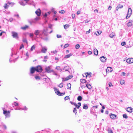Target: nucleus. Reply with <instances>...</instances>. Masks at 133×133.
I'll use <instances>...</instances> for the list:
<instances>
[{"label": "nucleus", "instance_id": "obj_13", "mask_svg": "<svg viewBox=\"0 0 133 133\" xmlns=\"http://www.w3.org/2000/svg\"><path fill=\"white\" fill-rule=\"evenodd\" d=\"M112 70V68L110 67H108L107 68L106 70L107 73L111 72Z\"/></svg>", "mask_w": 133, "mask_h": 133}, {"label": "nucleus", "instance_id": "obj_4", "mask_svg": "<svg viewBox=\"0 0 133 133\" xmlns=\"http://www.w3.org/2000/svg\"><path fill=\"white\" fill-rule=\"evenodd\" d=\"M132 14V10L130 8H128V12L127 13V15L126 16V17L127 19L129 18L130 16Z\"/></svg>", "mask_w": 133, "mask_h": 133}, {"label": "nucleus", "instance_id": "obj_35", "mask_svg": "<svg viewBox=\"0 0 133 133\" xmlns=\"http://www.w3.org/2000/svg\"><path fill=\"white\" fill-rule=\"evenodd\" d=\"M68 86V88L67 89H71V84L70 83H69L67 84Z\"/></svg>", "mask_w": 133, "mask_h": 133}, {"label": "nucleus", "instance_id": "obj_18", "mask_svg": "<svg viewBox=\"0 0 133 133\" xmlns=\"http://www.w3.org/2000/svg\"><path fill=\"white\" fill-rule=\"evenodd\" d=\"M69 69V66H65L63 69V70H65V71H68V70Z\"/></svg>", "mask_w": 133, "mask_h": 133}, {"label": "nucleus", "instance_id": "obj_53", "mask_svg": "<svg viewBox=\"0 0 133 133\" xmlns=\"http://www.w3.org/2000/svg\"><path fill=\"white\" fill-rule=\"evenodd\" d=\"M7 4L10 5V4H12V5H13L14 4V3H13L11 2H8L7 3Z\"/></svg>", "mask_w": 133, "mask_h": 133}, {"label": "nucleus", "instance_id": "obj_39", "mask_svg": "<svg viewBox=\"0 0 133 133\" xmlns=\"http://www.w3.org/2000/svg\"><path fill=\"white\" fill-rule=\"evenodd\" d=\"M62 79H63V81H68L69 79H68V78L67 77L66 78H63Z\"/></svg>", "mask_w": 133, "mask_h": 133}, {"label": "nucleus", "instance_id": "obj_38", "mask_svg": "<svg viewBox=\"0 0 133 133\" xmlns=\"http://www.w3.org/2000/svg\"><path fill=\"white\" fill-rule=\"evenodd\" d=\"M77 110L76 108H74L73 110V112L75 113L76 115L77 114Z\"/></svg>", "mask_w": 133, "mask_h": 133}, {"label": "nucleus", "instance_id": "obj_40", "mask_svg": "<svg viewBox=\"0 0 133 133\" xmlns=\"http://www.w3.org/2000/svg\"><path fill=\"white\" fill-rule=\"evenodd\" d=\"M80 47V45L79 44H77L75 45V48L76 49H78Z\"/></svg>", "mask_w": 133, "mask_h": 133}, {"label": "nucleus", "instance_id": "obj_55", "mask_svg": "<svg viewBox=\"0 0 133 133\" xmlns=\"http://www.w3.org/2000/svg\"><path fill=\"white\" fill-rule=\"evenodd\" d=\"M28 109V108L26 107V106H25L24 108L22 109V110H27Z\"/></svg>", "mask_w": 133, "mask_h": 133}, {"label": "nucleus", "instance_id": "obj_3", "mask_svg": "<svg viewBox=\"0 0 133 133\" xmlns=\"http://www.w3.org/2000/svg\"><path fill=\"white\" fill-rule=\"evenodd\" d=\"M36 71L37 72H41L43 70L42 67L40 65H38L35 67Z\"/></svg>", "mask_w": 133, "mask_h": 133}, {"label": "nucleus", "instance_id": "obj_9", "mask_svg": "<svg viewBox=\"0 0 133 133\" xmlns=\"http://www.w3.org/2000/svg\"><path fill=\"white\" fill-rule=\"evenodd\" d=\"M41 31V30H36L34 32V34L36 35V37L37 36H39V34Z\"/></svg>", "mask_w": 133, "mask_h": 133}, {"label": "nucleus", "instance_id": "obj_46", "mask_svg": "<svg viewBox=\"0 0 133 133\" xmlns=\"http://www.w3.org/2000/svg\"><path fill=\"white\" fill-rule=\"evenodd\" d=\"M13 104L15 106H17L18 105V103L16 102H14Z\"/></svg>", "mask_w": 133, "mask_h": 133}, {"label": "nucleus", "instance_id": "obj_59", "mask_svg": "<svg viewBox=\"0 0 133 133\" xmlns=\"http://www.w3.org/2000/svg\"><path fill=\"white\" fill-rule=\"evenodd\" d=\"M75 106L76 107L77 109H79L80 107V106H79V105H77L76 103V104Z\"/></svg>", "mask_w": 133, "mask_h": 133}, {"label": "nucleus", "instance_id": "obj_21", "mask_svg": "<svg viewBox=\"0 0 133 133\" xmlns=\"http://www.w3.org/2000/svg\"><path fill=\"white\" fill-rule=\"evenodd\" d=\"M88 107L87 104H83V108L85 109H88Z\"/></svg>", "mask_w": 133, "mask_h": 133}, {"label": "nucleus", "instance_id": "obj_61", "mask_svg": "<svg viewBox=\"0 0 133 133\" xmlns=\"http://www.w3.org/2000/svg\"><path fill=\"white\" fill-rule=\"evenodd\" d=\"M65 92H63V93H61H61L60 94V96H63L65 94Z\"/></svg>", "mask_w": 133, "mask_h": 133}, {"label": "nucleus", "instance_id": "obj_27", "mask_svg": "<svg viewBox=\"0 0 133 133\" xmlns=\"http://www.w3.org/2000/svg\"><path fill=\"white\" fill-rule=\"evenodd\" d=\"M132 21H129L128 23V27H130L132 26Z\"/></svg>", "mask_w": 133, "mask_h": 133}, {"label": "nucleus", "instance_id": "obj_6", "mask_svg": "<svg viewBox=\"0 0 133 133\" xmlns=\"http://www.w3.org/2000/svg\"><path fill=\"white\" fill-rule=\"evenodd\" d=\"M45 71L48 73H50L52 72V71H53V70H51L50 69V66H48L45 68Z\"/></svg>", "mask_w": 133, "mask_h": 133}, {"label": "nucleus", "instance_id": "obj_37", "mask_svg": "<svg viewBox=\"0 0 133 133\" xmlns=\"http://www.w3.org/2000/svg\"><path fill=\"white\" fill-rule=\"evenodd\" d=\"M63 83H60L59 84L58 86V87H60V88H62L63 87Z\"/></svg>", "mask_w": 133, "mask_h": 133}, {"label": "nucleus", "instance_id": "obj_50", "mask_svg": "<svg viewBox=\"0 0 133 133\" xmlns=\"http://www.w3.org/2000/svg\"><path fill=\"white\" fill-rule=\"evenodd\" d=\"M68 78L69 79H70L72 78L73 76L72 75H69L67 76Z\"/></svg>", "mask_w": 133, "mask_h": 133}, {"label": "nucleus", "instance_id": "obj_11", "mask_svg": "<svg viewBox=\"0 0 133 133\" xmlns=\"http://www.w3.org/2000/svg\"><path fill=\"white\" fill-rule=\"evenodd\" d=\"M127 62L129 64L133 63V58H128L127 60Z\"/></svg>", "mask_w": 133, "mask_h": 133}, {"label": "nucleus", "instance_id": "obj_7", "mask_svg": "<svg viewBox=\"0 0 133 133\" xmlns=\"http://www.w3.org/2000/svg\"><path fill=\"white\" fill-rule=\"evenodd\" d=\"M110 118L113 119H115L117 118V116L116 115L113 114L111 113L110 115Z\"/></svg>", "mask_w": 133, "mask_h": 133}, {"label": "nucleus", "instance_id": "obj_32", "mask_svg": "<svg viewBox=\"0 0 133 133\" xmlns=\"http://www.w3.org/2000/svg\"><path fill=\"white\" fill-rule=\"evenodd\" d=\"M69 25L68 24H66L64 25V27L65 29H66L69 28Z\"/></svg>", "mask_w": 133, "mask_h": 133}, {"label": "nucleus", "instance_id": "obj_36", "mask_svg": "<svg viewBox=\"0 0 133 133\" xmlns=\"http://www.w3.org/2000/svg\"><path fill=\"white\" fill-rule=\"evenodd\" d=\"M41 38L43 39V40L45 41H47L48 40V38L47 37H46L44 38L41 37Z\"/></svg>", "mask_w": 133, "mask_h": 133}, {"label": "nucleus", "instance_id": "obj_34", "mask_svg": "<svg viewBox=\"0 0 133 133\" xmlns=\"http://www.w3.org/2000/svg\"><path fill=\"white\" fill-rule=\"evenodd\" d=\"M81 82L82 83H85L86 82V80L84 79H82L80 80Z\"/></svg>", "mask_w": 133, "mask_h": 133}, {"label": "nucleus", "instance_id": "obj_25", "mask_svg": "<svg viewBox=\"0 0 133 133\" xmlns=\"http://www.w3.org/2000/svg\"><path fill=\"white\" fill-rule=\"evenodd\" d=\"M86 87L89 89H91V85L89 84H86Z\"/></svg>", "mask_w": 133, "mask_h": 133}, {"label": "nucleus", "instance_id": "obj_57", "mask_svg": "<svg viewBox=\"0 0 133 133\" xmlns=\"http://www.w3.org/2000/svg\"><path fill=\"white\" fill-rule=\"evenodd\" d=\"M70 103L72 104V105H74L75 106L76 104V103L75 102V103H74V102H71V101H70Z\"/></svg>", "mask_w": 133, "mask_h": 133}, {"label": "nucleus", "instance_id": "obj_33", "mask_svg": "<svg viewBox=\"0 0 133 133\" xmlns=\"http://www.w3.org/2000/svg\"><path fill=\"white\" fill-rule=\"evenodd\" d=\"M35 47L34 45H32L30 49V50L31 51H32L33 50H34L35 49Z\"/></svg>", "mask_w": 133, "mask_h": 133}, {"label": "nucleus", "instance_id": "obj_10", "mask_svg": "<svg viewBox=\"0 0 133 133\" xmlns=\"http://www.w3.org/2000/svg\"><path fill=\"white\" fill-rule=\"evenodd\" d=\"M35 13L38 16H40L41 15V11L39 9H38L35 12Z\"/></svg>", "mask_w": 133, "mask_h": 133}, {"label": "nucleus", "instance_id": "obj_23", "mask_svg": "<svg viewBox=\"0 0 133 133\" xmlns=\"http://www.w3.org/2000/svg\"><path fill=\"white\" fill-rule=\"evenodd\" d=\"M41 31H42L43 33H44V34L45 36L47 35V33H46L47 30H46V29H44L43 30H41Z\"/></svg>", "mask_w": 133, "mask_h": 133}, {"label": "nucleus", "instance_id": "obj_20", "mask_svg": "<svg viewBox=\"0 0 133 133\" xmlns=\"http://www.w3.org/2000/svg\"><path fill=\"white\" fill-rule=\"evenodd\" d=\"M52 72H53L52 75H55L56 76H58V78L59 77V75L57 73V72L54 71L53 70V71H52Z\"/></svg>", "mask_w": 133, "mask_h": 133}, {"label": "nucleus", "instance_id": "obj_56", "mask_svg": "<svg viewBox=\"0 0 133 133\" xmlns=\"http://www.w3.org/2000/svg\"><path fill=\"white\" fill-rule=\"evenodd\" d=\"M43 34H44V33H43V32H42V31H41V32L40 33L39 37H42V35Z\"/></svg>", "mask_w": 133, "mask_h": 133}, {"label": "nucleus", "instance_id": "obj_44", "mask_svg": "<svg viewBox=\"0 0 133 133\" xmlns=\"http://www.w3.org/2000/svg\"><path fill=\"white\" fill-rule=\"evenodd\" d=\"M23 42L24 43H26L27 44V41L26 38H23Z\"/></svg>", "mask_w": 133, "mask_h": 133}, {"label": "nucleus", "instance_id": "obj_51", "mask_svg": "<svg viewBox=\"0 0 133 133\" xmlns=\"http://www.w3.org/2000/svg\"><path fill=\"white\" fill-rule=\"evenodd\" d=\"M35 78L36 79H40V77H39L38 76H36L35 77Z\"/></svg>", "mask_w": 133, "mask_h": 133}, {"label": "nucleus", "instance_id": "obj_14", "mask_svg": "<svg viewBox=\"0 0 133 133\" xmlns=\"http://www.w3.org/2000/svg\"><path fill=\"white\" fill-rule=\"evenodd\" d=\"M123 5L119 4L118 5L116 8L117 11H118L119 8H123Z\"/></svg>", "mask_w": 133, "mask_h": 133}, {"label": "nucleus", "instance_id": "obj_24", "mask_svg": "<svg viewBox=\"0 0 133 133\" xmlns=\"http://www.w3.org/2000/svg\"><path fill=\"white\" fill-rule=\"evenodd\" d=\"M72 54L71 53H70L68 55H66L65 56L64 58H67L71 56H72Z\"/></svg>", "mask_w": 133, "mask_h": 133}, {"label": "nucleus", "instance_id": "obj_43", "mask_svg": "<svg viewBox=\"0 0 133 133\" xmlns=\"http://www.w3.org/2000/svg\"><path fill=\"white\" fill-rule=\"evenodd\" d=\"M69 45V44L68 43L65 44L64 46V48H65L68 47Z\"/></svg>", "mask_w": 133, "mask_h": 133}, {"label": "nucleus", "instance_id": "obj_60", "mask_svg": "<svg viewBox=\"0 0 133 133\" xmlns=\"http://www.w3.org/2000/svg\"><path fill=\"white\" fill-rule=\"evenodd\" d=\"M59 69H60V67L59 66H56L55 68V69L58 70H59Z\"/></svg>", "mask_w": 133, "mask_h": 133}, {"label": "nucleus", "instance_id": "obj_62", "mask_svg": "<svg viewBox=\"0 0 133 133\" xmlns=\"http://www.w3.org/2000/svg\"><path fill=\"white\" fill-rule=\"evenodd\" d=\"M59 12L60 13L63 14L65 12V11L64 10H62L60 11Z\"/></svg>", "mask_w": 133, "mask_h": 133}, {"label": "nucleus", "instance_id": "obj_54", "mask_svg": "<svg viewBox=\"0 0 133 133\" xmlns=\"http://www.w3.org/2000/svg\"><path fill=\"white\" fill-rule=\"evenodd\" d=\"M56 36H57V37L58 38H61L62 37V36L61 35H59L57 34V35Z\"/></svg>", "mask_w": 133, "mask_h": 133}, {"label": "nucleus", "instance_id": "obj_2", "mask_svg": "<svg viewBox=\"0 0 133 133\" xmlns=\"http://www.w3.org/2000/svg\"><path fill=\"white\" fill-rule=\"evenodd\" d=\"M11 34L13 38H16V39H18V34L14 31H12L11 32Z\"/></svg>", "mask_w": 133, "mask_h": 133}, {"label": "nucleus", "instance_id": "obj_31", "mask_svg": "<svg viewBox=\"0 0 133 133\" xmlns=\"http://www.w3.org/2000/svg\"><path fill=\"white\" fill-rule=\"evenodd\" d=\"M115 36V33L113 32H112L109 35V36L111 38H113Z\"/></svg>", "mask_w": 133, "mask_h": 133}, {"label": "nucleus", "instance_id": "obj_49", "mask_svg": "<svg viewBox=\"0 0 133 133\" xmlns=\"http://www.w3.org/2000/svg\"><path fill=\"white\" fill-rule=\"evenodd\" d=\"M53 25H52V24H50L49 25V28H50V29H52V26Z\"/></svg>", "mask_w": 133, "mask_h": 133}, {"label": "nucleus", "instance_id": "obj_1", "mask_svg": "<svg viewBox=\"0 0 133 133\" xmlns=\"http://www.w3.org/2000/svg\"><path fill=\"white\" fill-rule=\"evenodd\" d=\"M3 114L5 115L6 118H9L10 117V111H7L5 110H3Z\"/></svg>", "mask_w": 133, "mask_h": 133}, {"label": "nucleus", "instance_id": "obj_30", "mask_svg": "<svg viewBox=\"0 0 133 133\" xmlns=\"http://www.w3.org/2000/svg\"><path fill=\"white\" fill-rule=\"evenodd\" d=\"M101 31H97L95 32V34L97 36H98L101 34Z\"/></svg>", "mask_w": 133, "mask_h": 133}, {"label": "nucleus", "instance_id": "obj_5", "mask_svg": "<svg viewBox=\"0 0 133 133\" xmlns=\"http://www.w3.org/2000/svg\"><path fill=\"white\" fill-rule=\"evenodd\" d=\"M35 71H36L35 67H31L30 69V75L31 76L32 74L34 73Z\"/></svg>", "mask_w": 133, "mask_h": 133}, {"label": "nucleus", "instance_id": "obj_45", "mask_svg": "<svg viewBox=\"0 0 133 133\" xmlns=\"http://www.w3.org/2000/svg\"><path fill=\"white\" fill-rule=\"evenodd\" d=\"M14 16H15V17H17V18L18 19H19L20 18V17L19 16V15L17 14H15L14 15Z\"/></svg>", "mask_w": 133, "mask_h": 133}, {"label": "nucleus", "instance_id": "obj_48", "mask_svg": "<svg viewBox=\"0 0 133 133\" xmlns=\"http://www.w3.org/2000/svg\"><path fill=\"white\" fill-rule=\"evenodd\" d=\"M121 45L122 46H124L126 45V43L125 42H123L121 43Z\"/></svg>", "mask_w": 133, "mask_h": 133}, {"label": "nucleus", "instance_id": "obj_15", "mask_svg": "<svg viewBox=\"0 0 133 133\" xmlns=\"http://www.w3.org/2000/svg\"><path fill=\"white\" fill-rule=\"evenodd\" d=\"M85 74L86 75V77L89 76V77H91V75L92 74V73L91 72L89 73L87 72L85 73Z\"/></svg>", "mask_w": 133, "mask_h": 133}, {"label": "nucleus", "instance_id": "obj_64", "mask_svg": "<svg viewBox=\"0 0 133 133\" xmlns=\"http://www.w3.org/2000/svg\"><path fill=\"white\" fill-rule=\"evenodd\" d=\"M72 17L73 19H74L75 17V15L74 14H72Z\"/></svg>", "mask_w": 133, "mask_h": 133}, {"label": "nucleus", "instance_id": "obj_22", "mask_svg": "<svg viewBox=\"0 0 133 133\" xmlns=\"http://www.w3.org/2000/svg\"><path fill=\"white\" fill-rule=\"evenodd\" d=\"M19 3L21 5L23 6H24L26 4V3H24L23 1H21L19 2Z\"/></svg>", "mask_w": 133, "mask_h": 133}, {"label": "nucleus", "instance_id": "obj_8", "mask_svg": "<svg viewBox=\"0 0 133 133\" xmlns=\"http://www.w3.org/2000/svg\"><path fill=\"white\" fill-rule=\"evenodd\" d=\"M54 89L56 94L60 96L61 92L58 90L57 89V88L54 87Z\"/></svg>", "mask_w": 133, "mask_h": 133}, {"label": "nucleus", "instance_id": "obj_41", "mask_svg": "<svg viewBox=\"0 0 133 133\" xmlns=\"http://www.w3.org/2000/svg\"><path fill=\"white\" fill-rule=\"evenodd\" d=\"M123 117L125 119H127L128 118V117L126 114H124L123 115Z\"/></svg>", "mask_w": 133, "mask_h": 133}, {"label": "nucleus", "instance_id": "obj_58", "mask_svg": "<svg viewBox=\"0 0 133 133\" xmlns=\"http://www.w3.org/2000/svg\"><path fill=\"white\" fill-rule=\"evenodd\" d=\"M109 86L110 87H111V86H113V85L112 84V83L111 82H110L109 83Z\"/></svg>", "mask_w": 133, "mask_h": 133}, {"label": "nucleus", "instance_id": "obj_52", "mask_svg": "<svg viewBox=\"0 0 133 133\" xmlns=\"http://www.w3.org/2000/svg\"><path fill=\"white\" fill-rule=\"evenodd\" d=\"M34 34L33 33H30L29 34V36L31 38H32L33 37Z\"/></svg>", "mask_w": 133, "mask_h": 133}, {"label": "nucleus", "instance_id": "obj_28", "mask_svg": "<svg viewBox=\"0 0 133 133\" xmlns=\"http://www.w3.org/2000/svg\"><path fill=\"white\" fill-rule=\"evenodd\" d=\"M9 6L8 4L7 3L6 4H5L4 5V9H7Z\"/></svg>", "mask_w": 133, "mask_h": 133}, {"label": "nucleus", "instance_id": "obj_42", "mask_svg": "<svg viewBox=\"0 0 133 133\" xmlns=\"http://www.w3.org/2000/svg\"><path fill=\"white\" fill-rule=\"evenodd\" d=\"M64 99L65 100H66L68 99H70V97L69 96H67L64 98Z\"/></svg>", "mask_w": 133, "mask_h": 133}, {"label": "nucleus", "instance_id": "obj_29", "mask_svg": "<svg viewBox=\"0 0 133 133\" xmlns=\"http://www.w3.org/2000/svg\"><path fill=\"white\" fill-rule=\"evenodd\" d=\"M82 97L81 96H79L77 98V100L79 101H81L82 100Z\"/></svg>", "mask_w": 133, "mask_h": 133}, {"label": "nucleus", "instance_id": "obj_26", "mask_svg": "<svg viewBox=\"0 0 133 133\" xmlns=\"http://www.w3.org/2000/svg\"><path fill=\"white\" fill-rule=\"evenodd\" d=\"M29 26L26 25H25L24 26L22 27L21 28V29L23 30H25L27 28H28Z\"/></svg>", "mask_w": 133, "mask_h": 133}, {"label": "nucleus", "instance_id": "obj_19", "mask_svg": "<svg viewBox=\"0 0 133 133\" xmlns=\"http://www.w3.org/2000/svg\"><path fill=\"white\" fill-rule=\"evenodd\" d=\"M94 54L96 55H97L98 53V51L96 49H95L94 50Z\"/></svg>", "mask_w": 133, "mask_h": 133}, {"label": "nucleus", "instance_id": "obj_47", "mask_svg": "<svg viewBox=\"0 0 133 133\" xmlns=\"http://www.w3.org/2000/svg\"><path fill=\"white\" fill-rule=\"evenodd\" d=\"M120 84L122 85L123 84H124V81L123 80H121L120 82Z\"/></svg>", "mask_w": 133, "mask_h": 133}, {"label": "nucleus", "instance_id": "obj_63", "mask_svg": "<svg viewBox=\"0 0 133 133\" xmlns=\"http://www.w3.org/2000/svg\"><path fill=\"white\" fill-rule=\"evenodd\" d=\"M3 126L4 127V129H7V127L6 125L5 124H3Z\"/></svg>", "mask_w": 133, "mask_h": 133}, {"label": "nucleus", "instance_id": "obj_17", "mask_svg": "<svg viewBox=\"0 0 133 133\" xmlns=\"http://www.w3.org/2000/svg\"><path fill=\"white\" fill-rule=\"evenodd\" d=\"M47 50V49L45 48H42L41 51L42 53H45Z\"/></svg>", "mask_w": 133, "mask_h": 133}, {"label": "nucleus", "instance_id": "obj_16", "mask_svg": "<svg viewBox=\"0 0 133 133\" xmlns=\"http://www.w3.org/2000/svg\"><path fill=\"white\" fill-rule=\"evenodd\" d=\"M133 109L131 107H128L127 108V111L131 113Z\"/></svg>", "mask_w": 133, "mask_h": 133}, {"label": "nucleus", "instance_id": "obj_12", "mask_svg": "<svg viewBox=\"0 0 133 133\" xmlns=\"http://www.w3.org/2000/svg\"><path fill=\"white\" fill-rule=\"evenodd\" d=\"M107 59V58L104 56H102L100 58V60L101 62H105L106 61Z\"/></svg>", "mask_w": 133, "mask_h": 133}]
</instances>
